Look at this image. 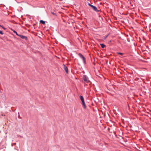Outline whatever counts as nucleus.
Returning a JSON list of instances; mask_svg holds the SVG:
<instances>
[{
  "mask_svg": "<svg viewBox=\"0 0 151 151\" xmlns=\"http://www.w3.org/2000/svg\"><path fill=\"white\" fill-rule=\"evenodd\" d=\"M83 79L86 83H88L90 82V81L88 80V78L86 75L83 76Z\"/></svg>",
  "mask_w": 151,
  "mask_h": 151,
  "instance_id": "obj_1",
  "label": "nucleus"
},
{
  "mask_svg": "<svg viewBox=\"0 0 151 151\" xmlns=\"http://www.w3.org/2000/svg\"><path fill=\"white\" fill-rule=\"evenodd\" d=\"M88 5L90 6L91 7L92 9L94 11H95L96 12L99 11L97 9V7H96L95 6L93 5H92L90 4H88Z\"/></svg>",
  "mask_w": 151,
  "mask_h": 151,
  "instance_id": "obj_2",
  "label": "nucleus"
},
{
  "mask_svg": "<svg viewBox=\"0 0 151 151\" xmlns=\"http://www.w3.org/2000/svg\"><path fill=\"white\" fill-rule=\"evenodd\" d=\"M79 55L80 56V58H81V59H82L83 60V63L85 64L86 63V58L84 57L83 55L81 54H79Z\"/></svg>",
  "mask_w": 151,
  "mask_h": 151,
  "instance_id": "obj_3",
  "label": "nucleus"
},
{
  "mask_svg": "<svg viewBox=\"0 0 151 151\" xmlns=\"http://www.w3.org/2000/svg\"><path fill=\"white\" fill-rule=\"evenodd\" d=\"M80 99L82 102V104L83 106H84V108H86V106L85 105V103L84 99V98L82 96H80Z\"/></svg>",
  "mask_w": 151,
  "mask_h": 151,
  "instance_id": "obj_4",
  "label": "nucleus"
},
{
  "mask_svg": "<svg viewBox=\"0 0 151 151\" xmlns=\"http://www.w3.org/2000/svg\"><path fill=\"white\" fill-rule=\"evenodd\" d=\"M18 36L21 38L22 39H24L26 40H27V37L25 36H24L21 35H18Z\"/></svg>",
  "mask_w": 151,
  "mask_h": 151,
  "instance_id": "obj_5",
  "label": "nucleus"
},
{
  "mask_svg": "<svg viewBox=\"0 0 151 151\" xmlns=\"http://www.w3.org/2000/svg\"><path fill=\"white\" fill-rule=\"evenodd\" d=\"M64 69L66 72L67 73H68V68L67 66H66L65 65H64Z\"/></svg>",
  "mask_w": 151,
  "mask_h": 151,
  "instance_id": "obj_6",
  "label": "nucleus"
},
{
  "mask_svg": "<svg viewBox=\"0 0 151 151\" xmlns=\"http://www.w3.org/2000/svg\"><path fill=\"white\" fill-rule=\"evenodd\" d=\"M100 45L102 48H104L106 47L105 45L103 44H100Z\"/></svg>",
  "mask_w": 151,
  "mask_h": 151,
  "instance_id": "obj_7",
  "label": "nucleus"
},
{
  "mask_svg": "<svg viewBox=\"0 0 151 151\" xmlns=\"http://www.w3.org/2000/svg\"><path fill=\"white\" fill-rule=\"evenodd\" d=\"M40 22L41 23H42L43 24H45V22L43 21L42 20H40Z\"/></svg>",
  "mask_w": 151,
  "mask_h": 151,
  "instance_id": "obj_8",
  "label": "nucleus"
},
{
  "mask_svg": "<svg viewBox=\"0 0 151 151\" xmlns=\"http://www.w3.org/2000/svg\"><path fill=\"white\" fill-rule=\"evenodd\" d=\"M13 32H14V33H16V34L17 36H18V35H18V34H17V32L15 31L14 30H13Z\"/></svg>",
  "mask_w": 151,
  "mask_h": 151,
  "instance_id": "obj_9",
  "label": "nucleus"
},
{
  "mask_svg": "<svg viewBox=\"0 0 151 151\" xmlns=\"http://www.w3.org/2000/svg\"><path fill=\"white\" fill-rule=\"evenodd\" d=\"M117 53L119 54H120L122 55H123V53H121V52H118Z\"/></svg>",
  "mask_w": 151,
  "mask_h": 151,
  "instance_id": "obj_10",
  "label": "nucleus"
},
{
  "mask_svg": "<svg viewBox=\"0 0 151 151\" xmlns=\"http://www.w3.org/2000/svg\"><path fill=\"white\" fill-rule=\"evenodd\" d=\"M0 34L2 35H3V33L2 31L0 30Z\"/></svg>",
  "mask_w": 151,
  "mask_h": 151,
  "instance_id": "obj_11",
  "label": "nucleus"
},
{
  "mask_svg": "<svg viewBox=\"0 0 151 151\" xmlns=\"http://www.w3.org/2000/svg\"><path fill=\"white\" fill-rule=\"evenodd\" d=\"M1 27H2L4 29H5L4 27H3L1 26Z\"/></svg>",
  "mask_w": 151,
  "mask_h": 151,
  "instance_id": "obj_12",
  "label": "nucleus"
},
{
  "mask_svg": "<svg viewBox=\"0 0 151 151\" xmlns=\"http://www.w3.org/2000/svg\"><path fill=\"white\" fill-rule=\"evenodd\" d=\"M54 15V13H53V12H52V13Z\"/></svg>",
  "mask_w": 151,
  "mask_h": 151,
  "instance_id": "obj_13",
  "label": "nucleus"
},
{
  "mask_svg": "<svg viewBox=\"0 0 151 151\" xmlns=\"http://www.w3.org/2000/svg\"><path fill=\"white\" fill-rule=\"evenodd\" d=\"M0 27H1V26L0 25Z\"/></svg>",
  "mask_w": 151,
  "mask_h": 151,
  "instance_id": "obj_14",
  "label": "nucleus"
}]
</instances>
